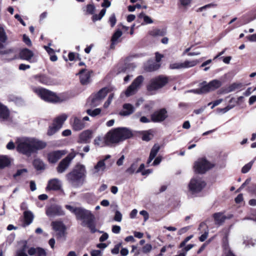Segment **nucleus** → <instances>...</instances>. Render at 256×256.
Returning a JSON list of instances; mask_svg holds the SVG:
<instances>
[{"mask_svg":"<svg viewBox=\"0 0 256 256\" xmlns=\"http://www.w3.org/2000/svg\"><path fill=\"white\" fill-rule=\"evenodd\" d=\"M46 146V142L34 138H24L19 139L17 142V150L30 156L32 153L44 148Z\"/></svg>","mask_w":256,"mask_h":256,"instance_id":"obj_1","label":"nucleus"},{"mask_svg":"<svg viewBox=\"0 0 256 256\" xmlns=\"http://www.w3.org/2000/svg\"><path fill=\"white\" fill-rule=\"evenodd\" d=\"M66 208L74 213L78 220H82V226H87L92 233L97 232L96 218L90 210L81 208H74L70 205H66Z\"/></svg>","mask_w":256,"mask_h":256,"instance_id":"obj_2","label":"nucleus"},{"mask_svg":"<svg viewBox=\"0 0 256 256\" xmlns=\"http://www.w3.org/2000/svg\"><path fill=\"white\" fill-rule=\"evenodd\" d=\"M86 170L84 164H77L73 170L66 175L68 182L74 187L82 185L86 177Z\"/></svg>","mask_w":256,"mask_h":256,"instance_id":"obj_3","label":"nucleus"},{"mask_svg":"<svg viewBox=\"0 0 256 256\" xmlns=\"http://www.w3.org/2000/svg\"><path fill=\"white\" fill-rule=\"evenodd\" d=\"M132 136V132L126 128H118L112 129L106 134V142L109 144H118Z\"/></svg>","mask_w":256,"mask_h":256,"instance_id":"obj_4","label":"nucleus"},{"mask_svg":"<svg viewBox=\"0 0 256 256\" xmlns=\"http://www.w3.org/2000/svg\"><path fill=\"white\" fill-rule=\"evenodd\" d=\"M34 91L43 100L50 102H59L64 100V98L59 96L51 91L44 88H34Z\"/></svg>","mask_w":256,"mask_h":256,"instance_id":"obj_5","label":"nucleus"},{"mask_svg":"<svg viewBox=\"0 0 256 256\" xmlns=\"http://www.w3.org/2000/svg\"><path fill=\"white\" fill-rule=\"evenodd\" d=\"M168 82V79L166 77L159 76L152 78L147 86V90L154 94L159 89L162 88Z\"/></svg>","mask_w":256,"mask_h":256,"instance_id":"obj_6","label":"nucleus"},{"mask_svg":"<svg viewBox=\"0 0 256 256\" xmlns=\"http://www.w3.org/2000/svg\"><path fill=\"white\" fill-rule=\"evenodd\" d=\"M200 88L192 90L190 92L198 94L206 93L219 88L222 86V82L219 80H214L208 84L204 82Z\"/></svg>","mask_w":256,"mask_h":256,"instance_id":"obj_7","label":"nucleus"},{"mask_svg":"<svg viewBox=\"0 0 256 256\" xmlns=\"http://www.w3.org/2000/svg\"><path fill=\"white\" fill-rule=\"evenodd\" d=\"M206 184L202 178H194L191 179L188 184L189 191L192 194L200 192L206 186Z\"/></svg>","mask_w":256,"mask_h":256,"instance_id":"obj_8","label":"nucleus"},{"mask_svg":"<svg viewBox=\"0 0 256 256\" xmlns=\"http://www.w3.org/2000/svg\"><path fill=\"white\" fill-rule=\"evenodd\" d=\"M144 80V77L142 76H137L126 90V96H130L135 94L142 86Z\"/></svg>","mask_w":256,"mask_h":256,"instance_id":"obj_9","label":"nucleus"},{"mask_svg":"<svg viewBox=\"0 0 256 256\" xmlns=\"http://www.w3.org/2000/svg\"><path fill=\"white\" fill-rule=\"evenodd\" d=\"M7 40V36L4 28L0 26V54H14L13 58L15 57L14 48H10L6 49L5 45L4 44Z\"/></svg>","mask_w":256,"mask_h":256,"instance_id":"obj_10","label":"nucleus"},{"mask_svg":"<svg viewBox=\"0 0 256 256\" xmlns=\"http://www.w3.org/2000/svg\"><path fill=\"white\" fill-rule=\"evenodd\" d=\"M76 154V153L72 150L64 158L61 160L56 168L59 174L64 172L68 168L72 160L74 158Z\"/></svg>","mask_w":256,"mask_h":256,"instance_id":"obj_11","label":"nucleus"},{"mask_svg":"<svg viewBox=\"0 0 256 256\" xmlns=\"http://www.w3.org/2000/svg\"><path fill=\"white\" fill-rule=\"evenodd\" d=\"M52 226L55 233L54 236L58 239H64L66 236V227L64 224L59 221L52 222Z\"/></svg>","mask_w":256,"mask_h":256,"instance_id":"obj_12","label":"nucleus"},{"mask_svg":"<svg viewBox=\"0 0 256 256\" xmlns=\"http://www.w3.org/2000/svg\"><path fill=\"white\" fill-rule=\"evenodd\" d=\"M212 167V165L204 158L198 160L194 165L196 172L198 174H204Z\"/></svg>","mask_w":256,"mask_h":256,"instance_id":"obj_13","label":"nucleus"},{"mask_svg":"<svg viewBox=\"0 0 256 256\" xmlns=\"http://www.w3.org/2000/svg\"><path fill=\"white\" fill-rule=\"evenodd\" d=\"M111 90V89L108 87L102 88L96 94L92 99V102L94 106L98 105L100 100L104 98L108 92Z\"/></svg>","mask_w":256,"mask_h":256,"instance_id":"obj_14","label":"nucleus"},{"mask_svg":"<svg viewBox=\"0 0 256 256\" xmlns=\"http://www.w3.org/2000/svg\"><path fill=\"white\" fill-rule=\"evenodd\" d=\"M46 214L49 217L64 215V212L58 206H52L46 210Z\"/></svg>","mask_w":256,"mask_h":256,"instance_id":"obj_15","label":"nucleus"},{"mask_svg":"<svg viewBox=\"0 0 256 256\" xmlns=\"http://www.w3.org/2000/svg\"><path fill=\"white\" fill-rule=\"evenodd\" d=\"M66 154V152L64 150H58L50 152L48 154V160L50 162L54 164Z\"/></svg>","mask_w":256,"mask_h":256,"instance_id":"obj_16","label":"nucleus"},{"mask_svg":"<svg viewBox=\"0 0 256 256\" xmlns=\"http://www.w3.org/2000/svg\"><path fill=\"white\" fill-rule=\"evenodd\" d=\"M167 112L164 108L156 112L152 115V120L154 122H160L164 120L167 117Z\"/></svg>","mask_w":256,"mask_h":256,"instance_id":"obj_17","label":"nucleus"},{"mask_svg":"<svg viewBox=\"0 0 256 256\" xmlns=\"http://www.w3.org/2000/svg\"><path fill=\"white\" fill-rule=\"evenodd\" d=\"M92 72L86 69H82L79 72L80 81L82 84H86L90 82Z\"/></svg>","mask_w":256,"mask_h":256,"instance_id":"obj_18","label":"nucleus"},{"mask_svg":"<svg viewBox=\"0 0 256 256\" xmlns=\"http://www.w3.org/2000/svg\"><path fill=\"white\" fill-rule=\"evenodd\" d=\"M61 186L60 181L58 178H53L48 180L46 190H60Z\"/></svg>","mask_w":256,"mask_h":256,"instance_id":"obj_19","label":"nucleus"},{"mask_svg":"<svg viewBox=\"0 0 256 256\" xmlns=\"http://www.w3.org/2000/svg\"><path fill=\"white\" fill-rule=\"evenodd\" d=\"M72 127L74 130H80L85 126L84 122L76 117H73L70 119Z\"/></svg>","mask_w":256,"mask_h":256,"instance_id":"obj_20","label":"nucleus"},{"mask_svg":"<svg viewBox=\"0 0 256 256\" xmlns=\"http://www.w3.org/2000/svg\"><path fill=\"white\" fill-rule=\"evenodd\" d=\"M32 82L37 83L40 82L44 84H48L50 83V78L45 75L36 74L32 78Z\"/></svg>","mask_w":256,"mask_h":256,"instance_id":"obj_21","label":"nucleus"},{"mask_svg":"<svg viewBox=\"0 0 256 256\" xmlns=\"http://www.w3.org/2000/svg\"><path fill=\"white\" fill-rule=\"evenodd\" d=\"M10 119V111L7 107L0 102V120L6 121Z\"/></svg>","mask_w":256,"mask_h":256,"instance_id":"obj_22","label":"nucleus"},{"mask_svg":"<svg viewBox=\"0 0 256 256\" xmlns=\"http://www.w3.org/2000/svg\"><path fill=\"white\" fill-rule=\"evenodd\" d=\"M92 138V132L90 130L82 132L79 136V142L81 143H88L90 142Z\"/></svg>","mask_w":256,"mask_h":256,"instance_id":"obj_23","label":"nucleus"},{"mask_svg":"<svg viewBox=\"0 0 256 256\" xmlns=\"http://www.w3.org/2000/svg\"><path fill=\"white\" fill-rule=\"evenodd\" d=\"M28 254L30 256H34V254L36 256H46V250L41 248H30L28 250Z\"/></svg>","mask_w":256,"mask_h":256,"instance_id":"obj_24","label":"nucleus"},{"mask_svg":"<svg viewBox=\"0 0 256 256\" xmlns=\"http://www.w3.org/2000/svg\"><path fill=\"white\" fill-rule=\"evenodd\" d=\"M134 111V107L130 104H125L123 105L122 110L120 112V114L122 116H128Z\"/></svg>","mask_w":256,"mask_h":256,"instance_id":"obj_25","label":"nucleus"},{"mask_svg":"<svg viewBox=\"0 0 256 256\" xmlns=\"http://www.w3.org/2000/svg\"><path fill=\"white\" fill-rule=\"evenodd\" d=\"M22 245L16 252L14 256H28L26 251L28 248L27 242L26 240L22 242Z\"/></svg>","mask_w":256,"mask_h":256,"instance_id":"obj_26","label":"nucleus"},{"mask_svg":"<svg viewBox=\"0 0 256 256\" xmlns=\"http://www.w3.org/2000/svg\"><path fill=\"white\" fill-rule=\"evenodd\" d=\"M106 169V165L104 160H99L94 166L92 170L94 174H98L99 172H104Z\"/></svg>","mask_w":256,"mask_h":256,"instance_id":"obj_27","label":"nucleus"},{"mask_svg":"<svg viewBox=\"0 0 256 256\" xmlns=\"http://www.w3.org/2000/svg\"><path fill=\"white\" fill-rule=\"evenodd\" d=\"M160 67V64L152 60H148L144 65V69L148 72L157 70Z\"/></svg>","mask_w":256,"mask_h":256,"instance_id":"obj_28","label":"nucleus"},{"mask_svg":"<svg viewBox=\"0 0 256 256\" xmlns=\"http://www.w3.org/2000/svg\"><path fill=\"white\" fill-rule=\"evenodd\" d=\"M34 56L33 52L28 49L24 48L21 50L20 52V56L22 59L29 60Z\"/></svg>","mask_w":256,"mask_h":256,"instance_id":"obj_29","label":"nucleus"},{"mask_svg":"<svg viewBox=\"0 0 256 256\" xmlns=\"http://www.w3.org/2000/svg\"><path fill=\"white\" fill-rule=\"evenodd\" d=\"M160 149V146L158 144H155L153 146V147L150 150V156H149L147 162V164L148 165L152 162V161L156 157V156Z\"/></svg>","mask_w":256,"mask_h":256,"instance_id":"obj_30","label":"nucleus"},{"mask_svg":"<svg viewBox=\"0 0 256 256\" xmlns=\"http://www.w3.org/2000/svg\"><path fill=\"white\" fill-rule=\"evenodd\" d=\"M215 224L218 226L222 224L226 219V216L222 212L215 213L213 215Z\"/></svg>","mask_w":256,"mask_h":256,"instance_id":"obj_31","label":"nucleus"},{"mask_svg":"<svg viewBox=\"0 0 256 256\" xmlns=\"http://www.w3.org/2000/svg\"><path fill=\"white\" fill-rule=\"evenodd\" d=\"M67 118L68 116L65 114H63L56 118L53 124L60 129Z\"/></svg>","mask_w":256,"mask_h":256,"instance_id":"obj_32","label":"nucleus"},{"mask_svg":"<svg viewBox=\"0 0 256 256\" xmlns=\"http://www.w3.org/2000/svg\"><path fill=\"white\" fill-rule=\"evenodd\" d=\"M94 144L96 146H100V147H103L105 146H108L109 143L108 142H106V135L104 138L101 137L100 136H98L94 140Z\"/></svg>","mask_w":256,"mask_h":256,"instance_id":"obj_33","label":"nucleus"},{"mask_svg":"<svg viewBox=\"0 0 256 256\" xmlns=\"http://www.w3.org/2000/svg\"><path fill=\"white\" fill-rule=\"evenodd\" d=\"M24 223L26 225L30 224L33 221L34 215L30 211H25L24 213Z\"/></svg>","mask_w":256,"mask_h":256,"instance_id":"obj_34","label":"nucleus"},{"mask_svg":"<svg viewBox=\"0 0 256 256\" xmlns=\"http://www.w3.org/2000/svg\"><path fill=\"white\" fill-rule=\"evenodd\" d=\"M200 62V60H186L182 62L183 68H188L196 66Z\"/></svg>","mask_w":256,"mask_h":256,"instance_id":"obj_35","label":"nucleus"},{"mask_svg":"<svg viewBox=\"0 0 256 256\" xmlns=\"http://www.w3.org/2000/svg\"><path fill=\"white\" fill-rule=\"evenodd\" d=\"M122 32L121 30H117L112 35L111 39L112 44L111 48L116 44H118V38L122 36Z\"/></svg>","mask_w":256,"mask_h":256,"instance_id":"obj_36","label":"nucleus"},{"mask_svg":"<svg viewBox=\"0 0 256 256\" xmlns=\"http://www.w3.org/2000/svg\"><path fill=\"white\" fill-rule=\"evenodd\" d=\"M34 167L37 170H44L46 168V166L44 162L39 158L34 160L33 162Z\"/></svg>","mask_w":256,"mask_h":256,"instance_id":"obj_37","label":"nucleus"},{"mask_svg":"<svg viewBox=\"0 0 256 256\" xmlns=\"http://www.w3.org/2000/svg\"><path fill=\"white\" fill-rule=\"evenodd\" d=\"M166 34V30L164 29H154L150 32V34L154 36H164Z\"/></svg>","mask_w":256,"mask_h":256,"instance_id":"obj_38","label":"nucleus"},{"mask_svg":"<svg viewBox=\"0 0 256 256\" xmlns=\"http://www.w3.org/2000/svg\"><path fill=\"white\" fill-rule=\"evenodd\" d=\"M138 159L136 162H134L130 167L126 170V172L130 174H132L135 172H136V171L138 170Z\"/></svg>","mask_w":256,"mask_h":256,"instance_id":"obj_39","label":"nucleus"},{"mask_svg":"<svg viewBox=\"0 0 256 256\" xmlns=\"http://www.w3.org/2000/svg\"><path fill=\"white\" fill-rule=\"evenodd\" d=\"M242 87V84L240 83H233L231 84L227 88L226 90L228 92H234L236 90L241 88Z\"/></svg>","mask_w":256,"mask_h":256,"instance_id":"obj_40","label":"nucleus"},{"mask_svg":"<svg viewBox=\"0 0 256 256\" xmlns=\"http://www.w3.org/2000/svg\"><path fill=\"white\" fill-rule=\"evenodd\" d=\"M10 163L9 159L6 156H0V168L8 166Z\"/></svg>","mask_w":256,"mask_h":256,"instance_id":"obj_41","label":"nucleus"},{"mask_svg":"<svg viewBox=\"0 0 256 256\" xmlns=\"http://www.w3.org/2000/svg\"><path fill=\"white\" fill-rule=\"evenodd\" d=\"M106 12V9H102L98 14H94L92 16V19L94 22L100 20L104 16Z\"/></svg>","mask_w":256,"mask_h":256,"instance_id":"obj_42","label":"nucleus"},{"mask_svg":"<svg viewBox=\"0 0 256 256\" xmlns=\"http://www.w3.org/2000/svg\"><path fill=\"white\" fill-rule=\"evenodd\" d=\"M138 18H143L144 22L146 24H152L153 22V20L152 18L146 15L144 13L142 12L138 15Z\"/></svg>","mask_w":256,"mask_h":256,"instance_id":"obj_43","label":"nucleus"},{"mask_svg":"<svg viewBox=\"0 0 256 256\" xmlns=\"http://www.w3.org/2000/svg\"><path fill=\"white\" fill-rule=\"evenodd\" d=\"M101 112V109L99 108H96L94 110L88 109L86 110V113L92 116H96L99 114Z\"/></svg>","mask_w":256,"mask_h":256,"instance_id":"obj_44","label":"nucleus"},{"mask_svg":"<svg viewBox=\"0 0 256 256\" xmlns=\"http://www.w3.org/2000/svg\"><path fill=\"white\" fill-rule=\"evenodd\" d=\"M59 130L60 128L53 124L52 126L49 127L47 134L48 136H52L56 132Z\"/></svg>","mask_w":256,"mask_h":256,"instance_id":"obj_45","label":"nucleus"},{"mask_svg":"<svg viewBox=\"0 0 256 256\" xmlns=\"http://www.w3.org/2000/svg\"><path fill=\"white\" fill-rule=\"evenodd\" d=\"M254 160H252L248 162V164H246L245 166H244L242 169V172L244 174L248 172L254 164Z\"/></svg>","mask_w":256,"mask_h":256,"instance_id":"obj_46","label":"nucleus"},{"mask_svg":"<svg viewBox=\"0 0 256 256\" xmlns=\"http://www.w3.org/2000/svg\"><path fill=\"white\" fill-rule=\"evenodd\" d=\"M170 68L174 69H182V62H174L170 65Z\"/></svg>","mask_w":256,"mask_h":256,"instance_id":"obj_47","label":"nucleus"},{"mask_svg":"<svg viewBox=\"0 0 256 256\" xmlns=\"http://www.w3.org/2000/svg\"><path fill=\"white\" fill-rule=\"evenodd\" d=\"M152 138V134L149 132H144L142 136L143 140L148 141Z\"/></svg>","mask_w":256,"mask_h":256,"instance_id":"obj_48","label":"nucleus"},{"mask_svg":"<svg viewBox=\"0 0 256 256\" xmlns=\"http://www.w3.org/2000/svg\"><path fill=\"white\" fill-rule=\"evenodd\" d=\"M28 172V170L26 168H22L20 170H18L14 174V177L16 178L17 176H21L24 174H26Z\"/></svg>","mask_w":256,"mask_h":256,"instance_id":"obj_49","label":"nucleus"},{"mask_svg":"<svg viewBox=\"0 0 256 256\" xmlns=\"http://www.w3.org/2000/svg\"><path fill=\"white\" fill-rule=\"evenodd\" d=\"M234 106V105H228L223 108H218V112H222L223 114L226 112Z\"/></svg>","mask_w":256,"mask_h":256,"instance_id":"obj_50","label":"nucleus"},{"mask_svg":"<svg viewBox=\"0 0 256 256\" xmlns=\"http://www.w3.org/2000/svg\"><path fill=\"white\" fill-rule=\"evenodd\" d=\"M109 22L112 27H114L116 24V19L114 14H112L109 18Z\"/></svg>","mask_w":256,"mask_h":256,"instance_id":"obj_51","label":"nucleus"},{"mask_svg":"<svg viewBox=\"0 0 256 256\" xmlns=\"http://www.w3.org/2000/svg\"><path fill=\"white\" fill-rule=\"evenodd\" d=\"M122 220V214L118 210H116L115 212V215L114 217V220L115 221L120 222Z\"/></svg>","mask_w":256,"mask_h":256,"instance_id":"obj_52","label":"nucleus"},{"mask_svg":"<svg viewBox=\"0 0 256 256\" xmlns=\"http://www.w3.org/2000/svg\"><path fill=\"white\" fill-rule=\"evenodd\" d=\"M152 250V246L150 244H146L142 248V252L144 253H148L151 251Z\"/></svg>","mask_w":256,"mask_h":256,"instance_id":"obj_53","label":"nucleus"},{"mask_svg":"<svg viewBox=\"0 0 256 256\" xmlns=\"http://www.w3.org/2000/svg\"><path fill=\"white\" fill-rule=\"evenodd\" d=\"M192 0H179L180 4L184 8H186L191 3Z\"/></svg>","mask_w":256,"mask_h":256,"instance_id":"obj_54","label":"nucleus"},{"mask_svg":"<svg viewBox=\"0 0 256 256\" xmlns=\"http://www.w3.org/2000/svg\"><path fill=\"white\" fill-rule=\"evenodd\" d=\"M122 246V243H119L117 244H116L114 248L112 249V254H118L119 252L120 251V248Z\"/></svg>","mask_w":256,"mask_h":256,"instance_id":"obj_55","label":"nucleus"},{"mask_svg":"<svg viewBox=\"0 0 256 256\" xmlns=\"http://www.w3.org/2000/svg\"><path fill=\"white\" fill-rule=\"evenodd\" d=\"M95 7L92 4H88L86 6V12L89 14H92L94 12Z\"/></svg>","mask_w":256,"mask_h":256,"instance_id":"obj_56","label":"nucleus"},{"mask_svg":"<svg viewBox=\"0 0 256 256\" xmlns=\"http://www.w3.org/2000/svg\"><path fill=\"white\" fill-rule=\"evenodd\" d=\"M23 40L25 44L28 46H30L32 45V42L30 40L26 34H24L23 36Z\"/></svg>","mask_w":256,"mask_h":256,"instance_id":"obj_57","label":"nucleus"},{"mask_svg":"<svg viewBox=\"0 0 256 256\" xmlns=\"http://www.w3.org/2000/svg\"><path fill=\"white\" fill-rule=\"evenodd\" d=\"M140 214H141L142 216H144V220L145 222L148 219L149 215H148V212L146 210H142L140 212Z\"/></svg>","mask_w":256,"mask_h":256,"instance_id":"obj_58","label":"nucleus"},{"mask_svg":"<svg viewBox=\"0 0 256 256\" xmlns=\"http://www.w3.org/2000/svg\"><path fill=\"white\" fill-rule=\"evenodd\" d=\"M91 256H102V251L100 250H92L91 252Z\"/></svg>","mask_w":256,"mask_h":256,"instance_id":"obj_59","label":"nucleus"},{"mask_svg":"<svg viewBox=\"0 0 256 256\" xmlns=\"http://www.w3.org/2000/svg\"><path fill=\"white\" fill-rule=\"evenodd\" d=\"M120 227L118 226H113L112 227V232L114 234H119L120 231Z\"/></svg>","mask_w":256,"mask_h":256,"instance_id":"obj_60","label":"nucleus"},{"mask_svg":"<svg viewBox=\"0 0 256 256\" xmlns=\"http://www.w3.org/2000/svg\"><path fill=\"white\" fill-rule=\"evenodd\" d=\"M162 160V157L161 156H158L156 158V159L154 160L152 165L153 166H156L160 164Z\"/></svg>","mask_w":256,"mask_h":256,"instance_id":"obj_61","label":"nucleus"},{"mask_svg":"<svg viewBox=\"0 0 256 256\" xmlns=\"http://www.w3.org/2000/svg\"><path fill=\"white\" fill-rule=\"evenodd\" d=\"M208 232H206L204 234H202L199 240L202 242L204 241L206 238H208Z\"/></svg>","mask_w":256,"mask_h":256,"instance_id":"obj_62","label":"nucleus"},{"mask_svg":"<svg viewBox=\"0 0 256 256\" xmlns=\"http://www.w3.org/2000/svg\"><path fill=\"white\" fill-rule=\"evenodd\" d=\"M124 158L125 157L124 155H122L121 157L117 160L116 164L118 166H122L123 164Z\"/></svg>","mask_w":256,"mask_h":256,"instance_id":"obj_63","label":"nucleus"},{"mask_svg":"<svg viewBox=\"0 0 256 256\" xmlns=\"http://www.w3.org/2000/svg\"><path fill=\"white\" fill-rule=\"evenodd\" d=\"M247 38L250 42H256V33L248 36Z\"/></svg>","mask_w":256,"mask_h":256,"instance_id":"obj_64","label":"nucleus"}]
</instances>
